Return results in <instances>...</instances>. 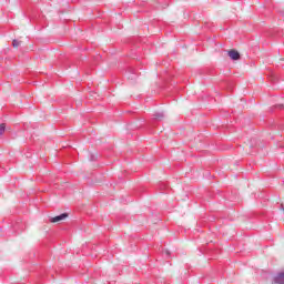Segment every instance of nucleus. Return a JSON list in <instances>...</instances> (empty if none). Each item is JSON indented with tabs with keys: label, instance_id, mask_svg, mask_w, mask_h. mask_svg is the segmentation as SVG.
Here are the masks:
<instances>
[{
	"label": "nucleus",
	"instance_id": "nucleus-1",
	"mask_svg": "<svg viewBox=\"0 0 284 284\" xmlns=\"http://www.w3.org/2000/svg\"><path fill=\"white\" fill-rule=\"evenodd\" d=\"M227 54L232 61H239V59H241V53H239L236 49L229 50Z\"/></svg>",
	"mask_w": 284,
	"mask_h": 284
},
{
	"label": "nucleus",
	"instance_id": "nucleus-2",
	"mask_svg": "<svg viewBox=\"0 0 284 284\" xmlns=\"http://www.w3.org/2000/svg\"><path fill=\"white\" fill-rule=\"evenodd\" d=\"M68 219V213H62L61 215L51 219V223H60V221H65Z\"/></svg>",
	"mask_w": 284,
	"mask_h": 284
},
{
	"label": "nucleus",
	"instance_id": "nucleus-3",
	"mask_svg": "<svg viewBox=\"0 0 284 284\" xmlns=\"http://www.w3.org/2000/svg\"><path fill=\"white\" fill-rule=\"evenodd\" d=\"M273 283L284 284V272L278 273V274L274 277Z\"/></svg>",
	"mask_w": 284,
	"mask_h": 284
},
{
	"label": "nucleus",
	"instance_id": "nucleus-4",
	"mask_svg": "<svg viewBox=\"0 0 284 284\" xmlns=\"http://www.w3.org/2000/svg\"><path fill=\"white\" fill-rule=\"evenodd\" d=\"M12 45H13V48L18 49L19 45H21V41H19V40H13Z\"/></svg>",
	"mask_w": 284,
	"mask_h": 284
},
{
	"label": "nucleus",
	"instance_id": "nucleus-5",
	"mask_svg": "<svg viewBox=\"0 0 284 284\" xmlns=\"http://www.w3.org/2000/svg\"><path fill=\"white\" fill-rule=\"evenodd\" d=\"M6 133V124L2 123L0 124V134H4Z\"/></svg>",
	"mask_w": 284,
	"mask_h": 284
},
{
	"label": "nucleus",
	"instance_id": "nucleus-6",
	"mask_svg": "<svg viewBox=\"0 0 284 284\" xmlns=\"http://www.w3.org/2000/svg\"><path fill=\"white\" fill-rule=\"evenodd\" d=\"M154 116L158 121H161V119H163V113H155Z\"/></svg>",
	"mask_w": 284,
	"mask_h": 284
}]
</instances>
